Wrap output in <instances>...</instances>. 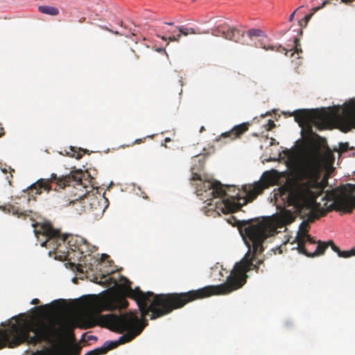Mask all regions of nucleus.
Returning a JSON list of instances; mask_svg holds the SVG:
<instances>
[{"instance_id":"7ed1b4c3","label":"nucleus","mask_w":355,"mask_h":355,"mask_svg":"<svg viewBox=\"0 0 355 355\" xmlns=\"http://www.w3.org/2000/svg\"><path fill=\"white\" fill-rule=\"evenodd\" d=\"M191 180H198L197 184V194L202 196V191L207 193V196L213 198H218L221 200L220 205L216 207L223 213H234L241 209V208L249 202L253 201L263 191L273 185L275 182L274 176L270 171H266L263 173L259 181L255 182L252 184H245L242 187L244 196L240 195V191L235 195H230L228 192L232 189L235 191L234 187L227 186V190L223 189V186L218 181H202L200 175L198 173H193Z\"/></svg>"},{"instance_id":"09e8293b","label":"nucleus","mask_w":355,"mask_h":355,"mask_svg":"<svg viewBox=\"0 0 355 355\" xmlns=\"http://www.w3.org/2000/svg\"><path fill=\"white\" fill-rule=\"evenodd\" d=\"M43 306H38L37 309H42Z\"/></svg>"},{"instance_id":"f3484780","label":"nucleus","mask_w":355,"mask_h":355,"mask_svg":"<svg viewBox=\"0 0 355 355\" xmlns=\"http://www.w3.org/2000/svg\"><path fill=\"white\" fill-rule=\"evenodd\" d=\"M208 33V31H200L199 28L186 27L185 26L182 25L179 26L178 35H176L175 37L173 36L172 37V40L175 41V42H179L182 35L188 36L189 35L207 34Z\"/></svg>"},{"instance_id":"c756f323","label":"nucleus","mask_w":355,"mask_h":355,"mask_svg":"<svg viewBox=\"0 0 355 355\" xmlns=\"http://www.w3.org/2000/svg\"><path fill=\"white\" fill-rule=\"evenodd\" d=\"M312 15H313V13L306 15L304 17V19H302V20L299 21V26H301V27L302 26V21H304V26H306V24L309 21V20L311 19Z\"/></svg>"},{"instance_id":"79ce46f5","label":"nucleus","mask_w":355,"mask_h":355,"mask_svg":"<svg viewBox=\"0 0 355 355\" xmlns=\"http://www.w3.org/2000/svg\"><path fill=\"white\" fill-rule=\"evenodd\" d=\"M82 193H82L81 195H83V194H90L89 193H88V192L87 191V190H85V193H84V191H82ZM92 194L94 196V193H92Z\"/></svg>"},{"instance_id":"c9c22d12","label":"nucleus","mask_w":355,"mask_h":355,"mask_svg":"<svg viewBox=\"0 0 355 355\" xmlns=\"http://www.w3.org/2000/svg\"><path fill=\"white\" fill-rule=\"evenodd\" d=\"M296 12V10H295L289 17V19H288V21H292L293 18H294V16H295V14Z\"/></svg>"},{"instance_id":"8fccbe9b","label":"nucleus","mask_w":355,"mask_h":355,"mask_svg":"<svg viewBox=\"0 0 355 355\" xmlns=\"http://www.w3.org/2000/svg\"><path fill=\"white\" fill-rule=\"evenodd\" d=\"M191 1H192L193 2H195V1H196L197 0H191Z\"/></svg>"},{"instance_id":"412c9836","label":"nucleus","mask_w":355,"mask_h":355,"mask_svg":"<svg viewBox=\"0 0 355 355\" xmlns=\"http://www.w3.org/2000/svg\"><path fill=\"white\" fill-rule=\"evenodd\" d=\"M38 10L41 13L51 16H57L60 12L58 8L50 6H40L38 7Z\"/></svg>"},{"instance_id":"6e6552de","label":"nucleus","mask_w":355,"mask_h":355,"mask_svg":"<svg viewBox=\"0 0 355 355\" xmlns=\"http://www.w3.org/2000/svg\"><path fill=\"white\" fill-rule=\"evenodd\" d=\"M85 175V174L82 170L71 171L70 174L60 177L52 173L50 178L38 180L28 187L24 192H27L29 197L35 198L36 195H40L42 193V190L47 192L51 190V183H55L60 189H64L66 187H70L71 183L73 182V187L80 190L81 188H86L82 182Z\"/></svg>"},{"instance_id":"dca6fc26","label":"nucleus","mask_w":355,"mask_h":355,"mask_svg":"<svg viewBox=\"0 0 355 355\" xmlns=\"http://www.w3.org/2000/svg\"><path fill=\"white\" fill-rule=\"evenodd\" d=\"M347 126V130L355 128V101L350 103L349 106L345 110L342 118Z\"/></svg>"},{"instance_id":"423d86ee","label":"nucleus","mask_w":355,"mask_h":355,"mask_svg":"<svg viewBox=\"0 0 355 355\" xmlns=\"http://www.w3.org/2000/svg\"><path fill=\"white\" fill-rule=\"evenodd\" d=\"M227 222L233 226L238 227L241 233L244 234L252 243L254 252L263 250V243L268 237L277 233V228L272 221L269 218H263L261 220L240 221L234 216H230ZM243 235V234H242Z\"/></svg>"},{"instance_id":"f8f14e48","label":"nucleus","mask_w":355,"mask_h":355,"mask_svg":"<svg viewBox=\"0 0 355 355\" xmlns=\"http://www.w3.org/2000/svg\"><path fill=\"white\" fill-rule=\"evenodd\" d=\"M128 305V301L122 297L96 298L89 303L90 308L97 313L103 311H113L116 309H126Z\"/></svg>"},{"instance_id":"1a4fd4ad","label":"nucleus","mask_w":355,"mask_h":355,"mask_svg":"<svg viewBox=\"0 0 355 355\" xmlns=\"http://www.w3.org/2000/svg\"><path fill=\"white\" fill-rule=\"evenodd\" d=\"M55 204L60 208L72 205L80 214L82 211H101L102 207L97 196L93 194H71L69 197L60 193L55 198Z\"/></svg>"},{"instance_id":"9d476101","label":"nucleus","mask_w":355,"mask_h":355,"mask_svg":"<svg viewBox=\"0 0 355 355\" xmlns=\"http://www.w3.org/2000/svg\"><path fill=\"white\" fill-rule=\"evenodd\" d=\"M300 127L313 124L318 130L326 129L332 121V114L324 108L320 110H297L289 114Z\"/></svg>"},{"instance_id":"c85d7f7f","label":"nucleus","mask_w":355,"mask_h":355,"mask_svg":"<svg viewBox=\"0 0 355 355\" xmlns=\"http://www.w3.org/2000/svg\"><path fill=\"white\" fill-rule=\"evenodd\" d=\"M294 45H295V51L299 54L300 53H302V50L300 48V40L297 37L294 39Z\"/></svg>"},{"instance_id":"ddd939ff","label":"nucleus","mask_w":355,"mask_h":355,"mask_svg":"<svg viewBox=\"0 0 355 355\" xmlns=\"http://www.w3.org/2000/svg\"><path fill=\"white\" fill-rule=\"evenodd\" d=\"M211 34L216 37H222L237 43H243L245 32L243 30L237 29L228 24H221L214 28Z\"/></svg>"},{"instance_id":"49530a36","label":"nucleus","mask_w":355,"mask_h":355,"mask_svg":"<svg viewBox=\"0 0 355 355\" xmlns=\"http://www.w3.org/2000/svg\"><path fill=\"white\" fill-rule=\"evenodd\" d=\"M164 51L162 49H158V51Z\"/></svg>"},{"instance_id":"f03ea898","label":"nucleus","mask_w":355,"mask_h":355,"mask_svg":"<svg viewBox=\"0 0 355 355\" xmlns=\"http://www.w3.org/2000/svg\"><path fill=\"white\" fill-rule=\"evenodd\" d=\"M322 156L319 148L313 147L304 152L297 164L295 176L299 182L297 186L285 193L288 206L294 207L300 213L308 211L307 220L303 221L296 236L299 252H305L308 242L315 244V239L307 234L309 223L319 218L314 211L316 199L324 188L323 181H320Z\"/></svg>"},{"instance_id":"393cba45","label":"nucleus","mask_w":355,"mask_h":355,"mask_svg":"<svg viewBox=\"0 0 355 355\" xmlns=\"http://www.w3.org/2000/svg\"><path fill=\"white\" fill-rule=\"evenodd\" d=\"M31 355H61L58 353L53 352L49 349L46 350H37L35 352L31 354Z\"/></svg>"},{"instance_id":"de8ad7c7","label":"nucleus","mask_w":355,"mask_h":355,"mask_svg":"<svg viewBox=\"0 0 355 355\" xmlns=\"http://www.w3.org/2000/svg\"><path fill=\"white\" fill-rule=\"evenodd\" d=\"M202 130H204V127H202L201 129H200V132L202 131Z\"/></svg>"},{"instance_id":"0eeeda50","label":"nucleus","mask_w":355,"mask_h":355,"mask_svg":"<svg viewBox=\"0 0 355 355\" xmlns=\"http://www.w3.org/2000/svg\"><path fill=\"white\" fill-rule=\"evenodd\" d=\"M33 227H35V235L38 240L40 236L45 239L41 242L42 247L49 246L54 250H58L59 246L67 243L72 250L80 251L81 254H83L87 248V243L83 238L71 234H62L58 230L53 228L50 223L33 224Z\"/></svg>"},{"instance_id":"a18cd8bd","label":"nucleus","mask_w":355,"mask_h":355,"mask_svg":"<svg viewBox=\"0 0 355 355\" xmlns=\"http://www.w3.org/2000/svg\"><path fill=\"white\" fill-rule=\"evenodd\" d=\"M6 178L8 180L9 184L11 185V180H10L9 177L8 176Z\"/></svg>"},{"instance_id":"20e7f679","label":"nucleus","mask_w":355,"mask_h":355,"mask_svg":"<svg viewBox=\"0 0 355 355\" xmlns=\"http://www.w3.org/2000/svg\"><path fill=\"white\" fill-rule=\"evenodd\" d=\"M85 322L86 328H92L100 325L119 334L125 332L115 343H112L107 347L94 349L95 355L105 354L119 345L131 341L139 335L148 324L146 320L139 319L133 313H126L119 315L114 314L89 315L85 318Z\"/></svg>"},{"instance_id":"58836bf2","label":"nucleus","mask_w":355,"mask_h":355,"mask_svg":"<svg viewBox=\"0 0 355 355\" xmlns=\"http://www.w3.org/2000/svg\"><path fill=\"white\" fill-rule=\"evenodd\" d=\"M164 24H165V25H168V26H171V27H172V26H175V25H174V23H173V22H171V21H168V22H164Z\"/></svg>"},{"instance_id":"5701e85b","label":"nucleus","mask_w":355,"mask_h":355,"mask_svg":"<svg viewBox=\"0 0 355 355\" xmlns=\"http://www.w3.org/2000/svg\"><path fill=\"white\" fill-rule=\"evenodd\" d=\"M247 35L252 39L254 37H260L263 35V32L258 28H251L247 32Z\"/></svg>"},{"instance_id":"aec40b11","label":"nucleus","mask_w":355,"mask_h":355,"mask_svg":"<svg viewBox=\"0 0 355 355\" xmlns=\"http://www.w3.org/2000/svg\"><path fill=\"white\" fill-rule=\"evenodd\" d=\"M139 58V56L137 54L135 50L129 49L125 51L122 55V59L126 64H134Z\"/></svg>"},{"instance_id":"72a5a7b5","label":"nucleus","mask_w":355,"mask_h":355,"mask_svg":"<svg viewBox=\"0 0 355 355\" xmlns=\"http://www.w3.org/2000/svg\"><path fill=\"white\" fill-rule=\"evenodd\" d=\"M0 125H1V127H0V138H1V137H3L5 135V132H4L3 128L1 127V123H0Z\"/></svg>"},{"instance_id":"39448f33","label":"nucleus","mask_w":355,"mask_h":355,"mask_svg":"<svg viewBox=\"0 0 355 355\" xmlns=\"http://www.w3.org/2000/svg\"><path fill=\"white\" fill-rule=\"evenodd\" d=\"M64 330L51 324L29 323L12 324L6 329H0V349L6 346L15 347L27 343L35 345L44 341L53 343L64 337Z\"/></svg>"},{"instance_id":"6ab92c4d","label":"nucleus","mask_w":355,"mask_h":355,"mask_svg":"<svg viewBox=\"0 0 355 355\" xmlns=\"http://www.w3.org/2000/svg\"><path fill=\"white\" fill-rule=\"evenodd\" d=\"M5 211H7L8 213H11L12 215L17 216L18 218L19 217H26L28 216L27 214V211L23 210L19 208L18 206L12 204H8L4 206Z\"/></svg>"},{"instance_id":"7c9ffc66","label":"nucleus","mask_w":355,"mask_h":355,"mask_svg":"<svg viewBox=\"0 0 355 355\" xmlns=\"http://www.w3.org/2000/svg\"><path fill=\"white\" fill-rule=\"evenodd\" d=\"M329 246L331 247V248L332 249L333 251H334L335 252L337 253L338 256H339V254L341 252V250H340V248L336 246L334 243L333 242V241H329Z\"/></svg>"},{"instance_id":"a19ab883","label":"nucleus","mask_w":355,"mask_h":355,"mask_svg":"<svg viewBox=\"0 0 355 355\" xmlns=\"http://www.w3.org/2000/svg\"><path fill=\"white\" fill-rule=\"evenodd\" d=\"M85 355H95V354L94 353V351L92 350V351L88 352Z\"/></svg>"},{"instance_id":"a211bd4d","label":"nucleus","mask_w":355,"mask_h":355,"mask_svg":"<svg viewBox=\"0 0 355 355\" xmlns=\"http://www.w3.org/2000/svg\"><path fill=\"white\" fill-rule=\"evenodd\" d=\"M315 243H317L316 249L313 252H309L306 250L305 252H301L302 254H305L307 257H314L316 256L322 255L324 253L327 248L329 246V241L324 242L321 241H315Z\"/></svg>"},{"instance_id":"a878e982","label":"nucleus","mask_w":355,"mask_h":355,"mask_svg":"<svg viewBox=\"0 0 355 355\" xmlns=\"http://www.w3.org/2000/svg\"><path fill=\"white\" fill-rule=\"evenodd\" d=\"M354 255H355L354 250H344V251L341 250V252L339 254L338 257H343V258H348V257H350Z\"/></svg>"},{"instance_id":"4be33fe9","label":"nucleus","mask_w":355,"mask_h":355,"mask_svg":"<svg viewBox=\"0 0 355 355\" xmlns=\"http://www.w3.org/2000/svg\"><path fill=\"white\" fill-rule=\"evenodd\" d=\"M260 46L261 48L266 49V50H275L277 51H279V52H281V53H284L285 55L287 54L288 53V50H286L285 48L279 46L278 47H276L275 46H273V45H268V46H266V45H263L262 44V42L260 43Z\"/></svg>"},{"instance_id":"4468645a","label":"nucleus","mask_w":355,"mask_h":355,"mask_svg":"<svg viewBox=\"0 0 355 355\" xmlns=\"http://www.w3.org/2000/svg\"><path fill=\"white\" fill-rule=\"evenodd\" d=\"M249 123H243L239 125H235L230 131L223 132L220 135L217 141H221L223 139L229 138L230 141L235 140L240 138L245 132L249 129Z\"/></svg>"},{"instance_id":"cd10ccee","label":"nucleus","mask_w":355,"mask_h":355,"mask_svg":"<svg viewBox=\"0 0 355 355\" xmlns=\"http://www.w3.org/2000/svg\"><path fill=\"white\" fill-rule=\"evenodd\" d=\"M351 149L349 146V144L347 142L345 143H340L339 144V151L340 153H345L348 150Z\"/></svg>"},{"instance_id":"473e14b6","label":"nucleus","mask_w":355,"mask_h":355,"mask_svg":"<svg viewBox=\"0 0 355 355\" xmlns=\"http://www.w3.org/2000/svg\"><path fill=\"white\" fill-rule=\"evenodd\" d=\"M145 137L144 138H142V139H136L133 143H132V145L133 144H139L141 143H143L145 140Z\"/></svg>"},{"instance_id":"2eb2a0df","label":"nucleus","mask_w":355,"mask_h":355,"mask_svg":"<svg viewBox=\"0 0 355 355\" xmlns=\"http://www.w3.org/2000/svg\"><path fill=\"white\" fill-rule=\"evenodd\" d=\"M179 33V26H174L169 28L164 26H161L159 29V33L156 34V36L162 40L167 42L166 45L169 44L170 42H174L172 40V37H175L176 35Z\"/></svg>"},{"instance_id":"c03bdc74","label":"nucleus","mask_w":355,"mask_h":355,"mask_svg":"<svg viewBox=\"0 0 355 355\" xmlns=\"http://www.w3.org/2000/svg\"><path fill=\"white\" fill-rule=\"evenodd\" d=\"M3 173H6L8 172V169L4 168L2 169Z\"/></svg>"},{"instance_id":"2f4dec72","label":"nucleus","mask_w":355,"mask_h":355,"mask_svg":"<svg viewBox=\"0 0 355 355\" xmlns=\"http://www.w3.org/2000/svg\"><path fill=\"white\" fill-rule=\"evenodd\" d=\"M275 127V123L271 119L268 121V123L266 125V128L267 130H271L273 128Z\"/></svg>"},{"instance_id":"f704fd0d","label":"nucleus","mask_w":355,"mask_h":355,"mask_svg":"<svg viewBox=\"0 0 355 355\" xmlns=\"http://www.w3.org/2000/svg\"><path fill=\"white\" fill-rule=\"evenodd\" d=\"M324 7H322V5L320 6H318V7H315L313 8L312 10L313 11V12H315L317 11H318L319 10H320L321 8H323Z\"/></svg>"},{"instance_id":"37998d69","label":"nucleus","mask_w":355,"mask_h":355,"mask_svg":"<svg viewBox=\"0 0 355 355\" xmlns=\"http://www.w3.org/2000/svg\"><path fill=\"white\" fill-rule=\"evenodd\" d=\"M164 141H165V142H169V141H171V139H170V138L167 137V138H166V139H164Z\"/></svg>"},{"instance_id":"bb28decb","label":"nucleus","mask_w":355,"mask_h":355,"mask_svg":"<svg viewBox=\"0 0 355 355\" xmlns=\"http://www.w3.org/2000/svg\"><path fill=\"white\" fill-rule=\"evenodd\" d=\"M81 348L78 346H72L68 350V355H79Z\"/></svg>"},{"instance_id":"ea45409f","label":"nucleus","mask_w":355,"mask_h":355,"mask_svg":"<svg viewBox=\"0 0 355 355\" xmlns=\"http://www.w3.org/2000/svg\"><path fill=\"white\" fill-rule=\"evenodd\" d=\"M8 170L10 171V178H12V172H14V169H12L10 167L8 168Z\"/></svg>"},{"instance_id":"9b49d317","label":"nucleus","mask_w":355,"mask_h":355,"mask_svg":"<svg viewBox=\"0 0 355 355\" xmlns=\"http://www.w3.org/2000/svg\"><path fill=\"white\" fill-rule=\"evenodd\" d=\"M355 184H346L341 187L339 193L334 191L328 195L332 203L327 208L328 210L334 209L343 213H352L355 207ZM323 197V199H325Z\"/></svg>"},{"instance_id":"f257e3e1","label":"nucleus","mask_w":355,"mask_h":355,"mask_svg":"<svg viewBox=\"0 0 355 355\" xmlns=\"http://www.w3.org/2000/svg\"><path fill=\"white\" fill-rule=\"evenodd\" d=\"M249 250L252 251L250 259L244 258L235 264L226 282L216 286H207L198 290H192L185 293H172L167 294H155L153 292L144 293L139 287L132 289L131 282L125 277H121V284L126 295L136 301L141 312V318H144L149 312L151 320L164 316L175 309H180L192 301L203 299L214 295H226L241 288L248 277L247 272L251 270L258 272L259 265L263 263L259 260L253 263L254 256L261 254V251L254 252L251 245L247 243Z\"/></svg>"},{"instance_id":"e433bc0d","label":"nucleus","mask_w":355,"mask_h":355,"mask_svg":"<svg viewBox=\"0 0 355 355\" xmlns=\"http://www.w3.org/2000/svg\"><path fill=\"white\" fill-rule=\"evenodd\" d=\"M40 303V300L37 298L35 299H33L32 301H31V304H38Z\"/></svg>"},{"instance_id":"4c0bfd02","label":"nucleus","mask_w":355,"mask_h":355,"mask_svg":"<svg viewBox=\"0 0 355 355\" xmlns=\"http://www.w3.org/2000/svg\"><path fill=\"white\" fill-rule=\"evenodd\" d=\"M87 339L89 340H96V337L94 336L90 335V336H87Z\"/></svg>"},{"instance_id":"b1692460","label":"nucleus","mask_w":355,"mask_h":355,"mask_svg":"<svg viewBox=\"0 0 355 355\" xmlns=\"http://www.w3.org/2000/svg\"><path fill=\"white\" fill-rule=\"evenodd\" d=\"M71 150L73 152V154L70 155L71 157H75L77 159H80L83 154L86 153L87 150L79 148V151L76 152L74 147H71Z\"/></svg>"}]
</instances>
